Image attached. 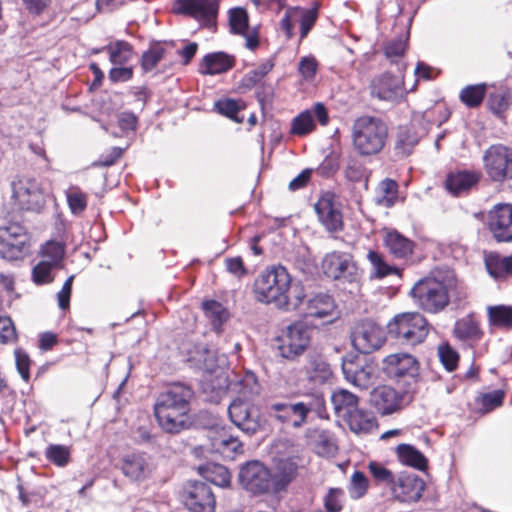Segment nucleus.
Masks as SVG:
<instances>
[{
    "label": "nucleus",
    "instance_id": "f257e3e1",
    "mask_svg": "<svg viewBox=\"0 0 512 512\" xmlns=\"http://www.w3.org/2000/svg\"><path fill=\"white\" fill-rule=\"evenodd\" d=\"M253 294L263 304H274L283 311L299 309L306 292L301 282H292L288 270L282 265H273L261 271L254 280Z\"/></svg>",
    "mask_w": 512,
    "mask_h": 512
},
{
    "label": "nucleus",
    "instance_id": "f03ea898",
    "mask_svg": "<svg viewBox=\"0 0 512 512\" xmlns=\"http://www.w3.org/2000/svg\"><path fill=\"white\" fill-rule=\"evenodd\" d=\"M194 391L182 383L170 384L160 392L153 411L159 426L167 433L176 434L187 427Z\"/></svg>",
    "mask_w": 512,
    "mask_h": 512
},
{
    "label": "nucleus",
    "instance_id": "7ed1b4c3",
    "mask_svg": "<svg viewBox=\"0 0 512 512\" xmlns=\"http://www.w3.org/2000/svg\"><path fill=\"white\" fill-rule=\"evenodd\" d=\"M458 288L454 273H433L419 279L411 288L410 296L414 304L423 312L438 314L450 303V292Z\"/></svg>",
    "mask_w": 512,
    "mask_h": 512
},
{
    "label": "nucleus",
    "instance_id": "20e7f679",
    "mask_svg": "<svg viewBox=\"0 0 512 512\" xmlns=\"http://www.w3.org/2000/svg\"><path fill=\"white\" fill-rule=\"evenodd\" d=\"M388 135L387 124L378 117L360 116L352 126V143L361 156L379 154L387 143Z\"/></svg>",
    "mask_w": 512,
    "mask_h": 512
},
{
    "label": "nucleus",
    "instance_id": "39448f33",
    "mask_svg": "<svg viewBox=\"0 0 512 512\" xmlns=\"http://www.w3.org/2000/svg\"><path fill=\"white\" fill-rule=\"evenodd\" d=\"M430 328L427 318L420 312H403L388 322L387 333L401 344L416 346L425 341Z\"/></svg>",
    "mask_w": 512,
    "mask_h": 512
},
{
    "label": "nucleus",
    "instance_id": "423d86ee",
    "mask_svg": "<svg viewBox=\"0 0 512 512\" xmlns=\"http://www.w3.org/2000/svg\"><path fill=\"white\" fill-rule=\"evenodd\" d=\"M482 161L491 182L503 184L512 181V147L502 143L492 144L483 152Z\"/></svg>",
    "mask_w": 512,
    "mask_h": 512
},
{
    "label": "nucleus",
    "instance_id": "0eeeda50",
    "mask_svg": "<svg viewBox=\"0 0 512 512\" xmlns=\"http://www.w3.org/2000/svg\"><path fill=\"white\" fill-rule=\"evenodd\" d=\"M30 248L26 228L18 222L0 225V257L8 261L23 259Z\"/></svg>",
    "mask_w": 512,
    "mask_h": 512
},
{
    "label": "nucleus",
    "instance_id": "6e6552de",
    "mask_svg": "<svg viewBox=\"0 0 512 512\" xmlns=\"http://www.w3.org/2000/svg\"><path fill=\"white\" fill-rule=\"evenodd\" d=\"M13 204L19 210L40 212L46 205V195L36 179L19 177L12 181Z\"/></svg>",
    "mask_w": 512,
    "mask_h": 512
},
{
    "label": "nucleus",
    "instance_id": "1a4fd4ad",
    "mask_svg": "<svg viewBox=\"0 0 512 512\" xmlns=\"http://www.w3.org/2000/svg\"><path fill=\"white\" fill-rule=\"evenodd\" d=\"M310 339L309 326L302 321H296L290 324L277 338V349L281 357L294 360L306 351Z\"/></svg>",
    "mask_w": 512,
    "mask_h": 512
},
{
    "label": "nucleus",
    "instance_id": "9d476101",
    "mask_svg": "<svg viewBox=\"0 0 512 512\" xmlns=\"http://www.w3.org/2000/svg\"><path fill=\"white\" fill-rule=\"evenodd\" d=\"M173 11L196 20L200 26L215 30L219 11L218 0H175Z\"/></svg>",
    "mask_w": 512,
    "mask_h": 512
},
{
    "label": "nucleus",
    "instance_id": "9b49d317",
    "mask_svg": "<svg viewBox=\"0 0 512 512\" xmlns=\"http://www.w3.org/2000/svg\"><path fill=\"white\" fill-rule=\"evenodd\" d=\"M383 370L397 383H415L419 377L420 363L412 354L394 353L384 358Z\"/></svg>",
    "mask_w": 512,
    "mask_h": 512
},
{
    "label": "nucleus",
    "instance_id": "f8f14e48",
    "mask_svg": "<svg viewBox=\"0 0 512 512\" xmlns=\"http://www.w3.org/2000/svg\"><path fill=\"white\" fill-rule=\"evenodd\" d=\"M428 131L421 124V117L411 115L408 122L397 126L394 133V151L397 156L408 157Z\"/></svg>",
    "mask_w": 512,
    "mask_h": 512
},
{
    "label": "nucleus",
    "instance_id": "ddd939ff",
    "mask_svg": "<svg viewBox=\"0 0 512 512\" xmlns=\"http://www.w3.org/2000/svg\"><path fill=\"white\" fill-rule=\"evenodd\" d=\"M228 414L233 424L248 434L261 428L259 410L249 398H235L228 407Z\"/></svg>",
    "mask_w": 512,
    "mask_h": 512
},
{
    "label": "nucleus",
    "instance_id": "4468645a",
    "mask_svg": "<svg viewBox=\"0 0 512 512\" xmlns=\"http://www.w3.org/2000/svg\"><path fill=\"white\" fill-rule=\"evenodd\" d=\"M313 410L311 401L275 402L269 406L270 415L282 424L300 428Z\"/></svg>",
    "mask_w": 512,
    "mask_h": 512
},
{
    "label": "nucleus",
    "instance_id": "2eb2a0df",
    "mask_svg": "<svg viewBox=\"0 0 512 512\" xmlns=\"http://www.w3.org/2000/svg\"><path fill=\"white\" fill-rule=\"evenodd\" d=\"M353 346L363 354L372 353L384 344V330L370 320H362L356 324L352 332Z\"/></svg>",
    "mask_w": 512,
    "mask_h": 512
},
{
    "label": "nucleus",
    "instance_id": "dca6fc26",
    "mask_svg": "<svg viewBox=\"0 0 512 512\" xmlns=\"http://www.w3.org/2000/svg\"><path fill=\"white\" fill-rule=\"evenodd\" d=\"M183 503L190 512H214L216 499L211 487L201 481H190L182 494Z\"/></svg>",
    "mask_w": 512,
    "mask_h": 512
},
{
    "label": "nucleus",
    "instance_id": "f3484780",
    "mask_svg": "<svg viewBox=\"0 0 512 512\" xmlns=\"http://www.w3.org/2000/svg\"><path fill=\"white\" fill-rule=\"evenodd\" d=\"M239 478L243 486L253 494L273 492L272 472L259 461L246 463L240 470Z\"/></svg>",
    "mask_w": 512,
    "mask_h": 512
},
{
    "label": "nucleus",
    "instance_id": "a211bd4d",
    "mask_svg": "<svg viewBox=\"0 0 512 512\" xmlns=\"http://www.w3.org/2000/svg\"><path fill=\"white\" fill-rule=\"evenodd\" d=\"M425 488L426 484L421 477L414 473L403 471L397 475L390 492L394 500L400 503L411 504L421 499Z\"/></svg>",
    "mask_w": 512,
    "mask_h": 512
},
{
    "label": "nucleus",
    "instance_id": "6ab92c4d",
    "mask_svg": "<svg viewBox=\"0 0 512 512\" xmlns=\"http://www.w3.org/2000/svg\"><path fill=\"white\" fill-rule=\"evenodd\" d=\"M487 227L496 242H512V204L494 205L488 212Z\"/></svg>",
    "mask_w": 512,
    "mask_h": 512
},
{
    "label": "nucleus",
    "instance_id": "aec40b11",
    "mask_svg": "<svg viewBox=\"0 0 512 512\" xmlns=\"http://www.w3.org/2000/svg\"><path fill=\"white\" fill-rule=\"evenodd\" d=\"M319 222L330 232H340L344 228L343 216L335 203L332 192L322 194L314 205Z\"/></svg>",
    "mask_w": 512,
    "mask_h": 512
},
{
    "label": "nucleus",
    "instance_id": "412c9836",
    "mask_svg": "<svg viewBox=\"0 0 512 512\" xmlns=\"http://www.w3.org/2000/svg\"><path fill=\"white\" fill-rule=\"evenodd\" d=\"M405 393L389 385H380L370 393L371 406L382 416L391 415L403 409Z\"/></svg>",
    "mask_w": 512,
    "mask_h": 512
},
{
    "label": "nucleus",
    "instance_id": "4be33fe9",
    "mask_svg": "<svg viewBox=\"0 0 512 512\" xmlns=\"http://www.w3.org/2000/svg\"><path fill=\"white\" fill-rule=\"evenodd\" d=\"M481 178L477 170H455L446 175L443 186L453 197H463L477 187Z\"/></svg>",
    "mask_w": 512,
    "mask_h": 512
},
{
    "label": "nucleus",
    "instance_id": "5701e85b",
    "mask_svg": "<svg viewBox=\"0 0 512 512\" xmlns=\"http://www.w3.org/2000/svg\"><path fill=\"white\" fill-rule=\"evenodd\" d=\"M324 274L334 280L346 279L356 272L353 256L346 252L333 251L322 260Z\"/></svg>",
    "mask_w": 512,
    "mask_h": 512
},
{
    "label": "nucleus",
    "instance_id": "b1692460",
    "mask_svg": "<svg viewBox=\"0 0 512 512\" xmlns=\"http://www.w3.org/2000/svg\"><path fill=\"white\" fill-rule=\"evenodd\" d=\"M301 461L299 456H289L276 461L272 472L274 493L286 490L298 477L299 469L302 467Z\"/></svg>",
    "mask_w": 512,
    "mask_h": 512
},
{
    "label": "nucleus",
    "instance_id": "393cba45",
    "mask_svg": "<svg viewBox=\"0 0 512 512\" xmlns=\"http://www.w3.org/2000/svg\"><path fill=\"white\" fill-rule=\"evenodd\" d=\"M120 468L127 478L135 482L147 479L153 471L150 457L145 452L125 455L121 460Z\"/></svg>",
    "mask_w": 512,
    "mask_h": 512
},
{
    "label": "nucleus",
    "instance_id": "a878e982",
    "mask_svg": "<svg viewBox=\"0 0 512 512\" xmlns=\"http://www.w3.org/2000/svg\"><path fill=\"white\" fill-rule=\"evenodd\" d=\"M383 245L394 259L402 261L410 260L416 248L415 241L396 229L385 231Z\"/></svg>",
    "mask_w": 512,
    "mask_h": 512
},
{
    "label": "nucleus",
    "instance_id": "bb28decb",
    "mask_svg": "<svg viewBox=\"0 0 512 512\" xmlns=\"http://www.w3.org/2000/svg\"><path fill=\"white\" fill-rule=\"evenodd\" d=\"M342 371L345 379L357 387L366 389L371 384V367L362 364L356 356L343 359Z\"/></svg>",
    "mask_w": 512,
    "mask_h": 512
},
{
    "label": "nucleus",
    "instance_id": "cd10ccee",
    "mask_svg": "<svg viewBox=\"0 0 512 512\" xmlns=\"http://www.w3.org/2000/svg\"><path fill=\"white\" fill-rule=\"evenodd\" d=\"M336 309L335 300L328 293H316L305 303L303 314L314 319L331 317Z\"/></svg>",
    "mask_w": 512,
    "mask_h": 512
},
{
    "label": "nucleus",
    "instance_id": "c85d7f7f",
    "mask_svg": "<svg viewBox=\"0 0 512 512\" xmlns=\"http://www.w3.org/2000/svg\"><path fill=\"white\" fill-rule=\"evenodd\" d=\"M234 64L233 56L221 51L213 52L202 58L198 71L203 75H216L232 69Z\"/></svg>",
    "mask_w": 512,
    "mask_h": 512
},
{
    "label": "nucleus",
    "instance_id": "c756f323",
    "mask_svg": "<svg viewBox=\"0 0 512 512\" xmlns=\"http://www.w3.org/2000/svg\"><path fill=\"white\" fill-rule=\"evenodd\" d=\"M488 274L495 280L512 277V255L503 256L498 252H489L484 257Z\"/></svg>",
    "mask_w": 512,
    "mask_h": 512
},
{
    "label": "nucleus",
    "instance_id": "7c9ffc66",
    "mask_svg": "<svg viewBox=\"0 0 512 512\" xmlns=\"http://www.w3.org/2000/svg\"><path fill=\"white\" fill-rule=\"evenodd\" d=\"M453 335L462 341H479L484 332L477 317L474 314H468L455 322Z\"/></svg>",
    "mask_w": 512,
    "mask_h": 512
},
{
    "label": "nucleus",
    "instance_id": "2f4dec72",
    "mask_svg": "<svg viewBox=\"0 0 512 512\" xmlns=\"http://www.w3.org/2000/svg\"><path fill=\"white\" fill-rule=\"evenodd\" d=\"M331 402L335 414L338 417L347 419L359 406V398L346 389H338L331 395Z\"/></svg>",
    "mask_w": 512,
    "mask_h": 512
},
{
    "label": "nucleus",
    "instance_id": "473e14b6",
    "mask_svg": "<svg viewBox=\"0 0 512 512\" xmlns=\"http://www.w3.org/2000/svg\"><path fill=\"white\" fill-rule=\"evenodd\" d=\"M421 117V124L428 131L432 125L441 126L451 116V110L443 100L435 101L434 105L424 112H413Z\"/></svg>",
    "mask_w": 512,
    "mask_h": 512
},
{
    "label": "nucleus",
    "instance_id": "72a5a7b5",
    "mask_svg": "<svg viewBox=\"0 0 512 512\" xmlns=\"http://www.w3.org/2000/svg\"><path fill=\"white\" fill-rule=\"evenodd\" d=\"M202 310L209 320L216 333L222 332L223 324L229 319L230 313L222 303L216 300H205L202 302Z\"/></svg>",
    "mask_w": 512,
    "mask_h": 512
},
{
    "label": "nucleus",
    "instance_id": "f704fd0d",
    "mask_svg": "<svg viewBox=\"0 0 512 512\" xmlns=\"http://www.w3.org/2000/svg\"><path fill=\"white\" fill-rule=\"evenodd\" d=\"M398 460L417 470L424 471L428 466V460L424 454L410 444H399L395 449Z\"/></svg>",
    "mask_w": 512,
    "mask_h": 512
},
{
    "label": "nucleus",
    "instance_id": "c9c22d12",
    "mask_svg": "<svg viewBox=\"0 0 512 512\" xmlns=\"http://www.w3.org/2000/svg\"><path fill=\"white\" fill-rule=\"evenodd\" d=\"M345 421L355 433H370L378 428L376 417L359 407Z\"/></svg>",
    "mask_w": 512,
    "mask_h": 512
},
{
    "label": "nucleus",
    "instance_id": "e433bc0d",
    "mask_svg": "<svg viewBox=\"0 0 512 512\" xmlns=\"http://www.w3.org/2000/svg\"><path fill=\"white\" fill-rule=\"evenodd\" d=\"M212 441L214 449L226 459L233 460L244 451L242 442L225 432L215 436Z\"/></svg>",
    "mask_w": 512,
    "mask_h": 512
},
{
    "label": "nucleus",
    "instance_id": "4c0bfd02",
    "mask_svg": "<svg viewBox=\"0 0 512 512\" xmlns=\"http://www.w3.org/2000/svg\"><path fill=\"white\" fill-rule=\"evenodd\" d=\"M66 247L63 242L48 240L39 249V256L42 261L49 263L57 268L62 267L65 257Z\"/></svg>",
    "mask_w": 512,
    "mask_h": 512
},
{
    "label": "nucleus",
    "instance_id": "58836bf2",
    "mask_svg": "<svg viewBox=\"0 0 512 512\" xmlns=\"http://www.w3.org/2000/svg\"><path fill=\"white\" fill-rule=\"evenodd\" d=\"M199 472L207 481L220 486H229L231 482V474L229 470L217 463H208L199 467Z\"/></svg>",
    "mask_w": 512,
    "mask_h": 512
},
{
    "label": "nucleus",
    "instance_id": "ea45409f",
    "mask_svg": "<svg viewBox=\"0 0 512 512\" xmlns=\"http://www.w3.org/2000/svg\"><path fill=\"white\" fill-rule=\"evenodd\" d=\"M274 64L268 60L245 74L239 83L241 93H246L260 84L264 77L273 69Z\"/></svg>",
    "mask_w": 512,
    "mask_h": 512
},
{
    "label": "nucleus",
    "instance_id": "a19ab883",
    "mask_svg": "<svg viewBox=\"0 0 512 512\" xmlns=\"http://www.w3.org/2000/svg\"><path fill=\"white\" fill-rule=\"evenodd\" d=\"M398 183L391 179H383L377 189V203L386 208L394 206L398 200Z\"/></svg>",
    "mask_w": 512,
    "mask_h": 512
},
{
    "label": "nucleus",
    "instance_id": "79ce46f5",
    "mask_svg": "<svg viewBox=\"0 0 512 512\" xmlns=\"http://www.w3.org/2000/svg\"><path fill=\"white\" fill-rule=\"evenodd\" d=\"M102 51H107L109 53L110 62L113 64L122 65L128 62L131 58V45L126 41L118 40L101 49H96L93 52L99 53Z\"/></svg>",
    "mask_w": 512,
    "mask_h": 512
},
{
    "label": "nucleus",
    "instance_id": "37998d69",
    "mask_svg": "<svg viewBox=\"0 0 512 512\" xmlns=\"http://www.w3.org/2000/svg\"><path fill=\"white\" fill-rule=\"evenodd\" d=\"M367 259L373 267V277L383 279L389 275H398L400 270L393 265H390L384 259V256L377 251L369 250Z\"/></svg>",
    "mask_w": 512,
    "mask_h": 512
},
{
    "label": "nucleus",
    "instance_id": "c03bdc74",
    "mask_svg": "<svg viewBox=\"0 0 512 512\" xmlns=\"http://www.w3.org/2000/svg\"><path fill=\"white\" fill-rule=\"evenodd\" d=\"M488 321L491 326L512 329V306H490Z\"/></svg>",
    "mask_w": 512,
    "mask_h": 512
},
{
    "label": "nucleus",
    "instance_id": "a18cd8bd",
    "mask_svg": "<svg viewBox=\"0 0 512 512\" xmlns=\"http://www.w3.org/2000/svg\"><path fill=\"white\" fill-rule=\"evenodd\" d=\"M68 207L73 215H81L87 208L88 195L79 186L72 185L65 192Z\"/></svg>",
    "mask_w": 512,
    "mask_h": 512
},
{
    "label": "nucleus",
    "instance_id": "49530a36",
    "mask_svg": "<svg viewBox=\"0 0 512 512\" xmlns=\"http://www.w3.org/2000/svg\"><path fill=\"white\" fill-rule=\"evenodd\" d=\"M345 178L353 183H364L365 189H368V182L371 176V171L366 168L364 164L356 159L348 161L345 170Z\"/></svg>",
    "mask_w": 512,
    "mask_h": 512
},
{
    "label": "nucleus",
    "instance_id": "de8ad7c7",
    "mask_svg": "<svg viewBox=\"0 0 512 512\" xmlns=\"http://www.w3.org/2000/svg\"><path fill=\"white\" fill-rule=\"evenodd\" d=\"M46 459L57 467H65L71 461L69 447L61 444H50L45 449Z\"/></svg>",
    "mask_w": 512,
    "mask_h": 512
},
{
    "label": "nucleus",
    "instance_id": "09e8293b",
    "mask_svg": "<svg viewBox=\"0 0 512 512\" xmlns=\"http://www.w3.org/2000/svg\"><path fill=\"white\" fill-rule=\"evenodd\" d=\"M367 468L376 485H385L391 489L397 476L390 469L377 461L369 462Z\"/></svg>",
    "mask_w": 512,
    "mask_h": 512
},
{
    "label": "nucleus",
    "instance_id": "8fccbe9b",
    "mask_svg": "<svg viewBox=\"0 0 512 512\" xmlns=\"http://www.w3.org/2000/svg\"><path fill=\"white\" fill-rule=\"evenodd\" d=\"M316 129L315 122L313 120L312 112L307 109L298 114L292 121L291 133L297 136H305L310 134Z\"/></svg>",
    "mask_w": 512,
    "mask_h": 512
},
{
    "label": "nucleus",
    "instance_id": "3c124183",
    "mask_svg": "<svg viewBox=\"0 0 512 512\" xmlns=\"http://www.w3.org/2000/svg\"><path fill=\"white\" fill-rule=\"evenodd\" d=\"M437 355L441 364L448 372L457 369L460 355L448 342H444L437 347Z\"/></svg>",
    "mask_w": 512,
    "mask_h": 512
},
{
    "label": "nucleus",
    "instance_id": "603ef678",
    "mask_svg": "<svg viewBox=\"0 0 512 512\" xmlns=\"http://www.w3.org/2000/svg\"><path fill=\"white\" fill-rule=\"evenodd\" d=\"M214 107L220 114L234 120L235 122H243V118H239L238 113L244 108V106L234 98H219L214 103Z\"/></svg>",
    "mask_w": 512,
    "mask_h": 512
},
{
    "label": "nucleus",
    "instance_id": "864d4df0",
    "mask_svg": "<svg viewBox=\"0 0 512 512\" xmlns=\"http://www.w3.org/2000/svg\"><path fill=\"white\" fill-rule=\"evenodd\" d=\"M228 14L231 31L234 34L245 35L249 22L247 11L242 7H235L230 9Z\"/></svg>",
    "mask_w": 512,
    "mask_h": 512
},
{
    "label": "nucleus",
    "instance_id": "5fc2aeb1",
    "mask_svg": "<svg viewBox=\"0 0 512 512\" xmlns=\"http://www.w3.org/2000/svg\"><path fill=\"white\" fill-rule=\"evenodd\" d=\"M377 96H385L387 93L402 94V81L399 77L384 74L377 80Z\"/></svg>",
    "mask_w": 512,
    "mask_h": 512
},
{
    "label": "nucleus",
    "instance_id": "6e6d98bb",
    "mask_svg": "<svg viewBox=\"0 0 512 512\" xmlns=\"http://www.w3.org/2000/svg\"><path fill=\"white\" fill-rule=\"evenodd\" d=\"M164 54L165 49L158 44L151 46L145 51L141 57V68L143 72L148 73L156 68L158 63L163 59Z\"/></svg>",
    "mask_w": 512,
    "mask_h": 512
},
{
    "label": "nucleus",
    "instance_id": "4d7b16f0",
    "mask_svg": "<svg viewBox=\"0 0 512 512\" xmlns=\"http://www.w3.org/2000/svg\"><path fill=\"white\" fill-rule=\"evenodd\" d=\"M14 357L17 372L19 373L21 379L25 383H28L31 378L30 368L33 364V360L31 359L28 352L20 347L14 350Z\"/></svg>",
    "mask_w": 512,
    "mask_h": 512
},
{
    "label": "nucleus",
    "instance_id": "13d9d810",
    "mask_svg": "<svg viewBox=\"0 0 512 512\" xmlns=\"http://www.w3.org/2000/svg\"><path fill=\"white\" fill-rule=\"evenodd\" d=\"M369 488V481L362 471H355L350 480L348 491L350 497L359 499L366 495Z\"/></svg>",
    "mask_w": 512,
    "mask_h": 512
},
{
    "label": "nucleus",
    "instance_id": "bf43d9fd",
    "mask_svg": "<svg viewBox=\"0 0 512 512\" xmlns=\"http://www.w3.org/2000/svg\"><path fill=\"white\" fill-rule=\"evenodd\" d=\"M344 490L342 488H330L323 498L326 512H341L343 510Z\"/></svg>",
    "mask_w": 512,
    "mask_h": 512
},
{
    "label": "nucleus",
    "instance_id": "052dcab7",
    "mask_svg": "<svg viewBox=\"0 0 512 512\" xmlns=\"http://www.w3.org/2000/svg\"><path fill=\"white\" fill-rule=\"evenodd\" d=\"M57 267L46 263L44 261H40L36 264L32 269V280L36 285H44L53 282L54 277L52 275V270Z\"/></svg>",
    "mask_w": 512,
    "mask_h": 512
},
{
    "label": "nucleus",
    "instance_id": "680f3d73",
    "mask_svg": "<svg viewBox=\"0 0 512 512\" xmlns=\"http://www.w3.org/2000/svg\"><path fill=\"white\" fill-rule=\"evenodd\" d=\"M317 10L316 9H301L300 13L297 14V21L300 22V38L304 39L309 31L314 26L316 20H317Z\"/></svg>",
    "mask_w": 512,
    "mask_h": 512
},
{
    "label": "nucleus",
    "instance_id": "e2e57ef3",
    "mask_svg": "<svg viewBox=\"0 0 512 512\" xmlns=\"http://www.w3.org/2000/svg\"><path fill=\"white\" fill-rule=\"evenodd\" d=\"M224 265L227 272L239 280L248 275V268L246 267L241 256L226 258L224 260Z\"/></svg>",
    "mask_w": 512,
    "mask_h": 512
},
{
    "label": "nucleus",
    "instance_id": "0e129e2a",
    "mask_svg": "<svg viewBox=\"0 0 512 512\" xmlns=\"http://www.w3.org/2000/svg\"><path fill=\"white\" fill-rule=\"evenodd\" d=\"M17 338L16 328L12 319L8 316L0 317V343L15 342Z\"/></svg>",
    "mask_w": 512,
    "mask_h": 512
},
{
    "label": "nucleus",
    "instance_id": "69168bd1",
    "mask_svg": "<svg viewBox=\"0 0 512 512\" xmlns=\"http://www.w3.org/2000/svg\"><path fill=\"white\" fill-rule=\"evenodd\" d=\"M505 398V393L502 390H495L493 392L482 394L480 402L486 411H492L497 407L502 406Z\"/></svg>",
    "mask_w": 512,
    "mask_h": 512
},
{
    "label": "nucleus",
    "instance_id": "338daca9",
    "mask_svg": "<svg viewBox=\"0 0 512 512\" xmlns=\"http://www.w3.org/2000/svg\"><path fill=\"white\" fill-rule=\"evenodd\" d=\"M318 70V62L313 56L302 57L298 64V71L301 76L306 80H311L315 77Z\"/></svg>",
    "mask_w": 512,
    "mask_h": 512
},
{
    "label": "nucleus",
    "instance_id": "774afa93",
    "mask_svg": "<svg viewBox=\"0 0 512 512\" xmlns=\"http://www.w3.org/2000/svg\"><path fill=\"white\" fill-rule=\"evenodd\" d=\"M407 41L402 39L401 37L397 39H393L384 47V53L387 58L393 59V58H399L403 56L405 49H406Z\"/></svg>",
    "mask_w": 512,
    "mask_h": 512
}]
</instances>
